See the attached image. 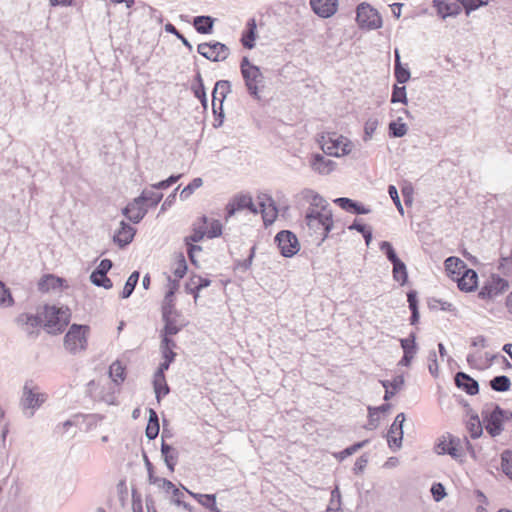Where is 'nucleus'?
Returning a JSON list of instances; mask_svg holds the SVG:
<instances>
[{
	"label": "nucleus",
	"mask_w": 512,
	"mask_h": 512,
	"mask_svg": "<svg viewBox=\"0 0 512 512\" xmlns=\"http://www.w3.org/2000/svg\"><path fill=\"white\" fill-rule=\"evenodd\" d=\"M71 313L67 307L55 305L44 307V326L50 334H58L70 321Z\"/></svg>",
	"instance_id": "f257e3e1"
},
{
	"label": "nucleus",
	"mask_w": 512,
	"mask_h": 512,
	"mask_svg": "<svg viewBox=\"0 0 512 512\" xmlns=\"http://www.w3.org/2000/svg\"><path fill=\"white\" fill-rule=\"evenodd\" d=\"M482 418L486 431L492 437H496L503 431V424L512 419V411L496 405L491 409H484Z\"/></svg>",
	"instance_id": "f03ea898"
},
{
	"label": "nucleus",
	"mask_w": 512,
	"mask_h": 512,
	"mask_svg": "<svg viewBox=\"0 0 512 512\" xmlns=\"http://www.w3.org/2000/svg\"><path fill=\"white\" fill-rule=\"evenodd\" d=\"M47 400V394L40 391V388L33 383L27 381L23 387L21 405L24 413L28 417H32L37 409Z\"/></svg>",
	"instance_id": "7ed1b4c3"
},
{
	"label": "nucleus",
	"mask_w": 512,
	"mask_h": 512,
	"mask_svg": "<svg viewBox=\"0 0 512 512\" xmlns=\"http://www.w3.org/2000/svg\"><path fill=\"white\" fill-rule=\"evenodd\" d=\"M89 327L86 325L73 324L69 328L64 338L65 348L72 354H76L87 346L86 333Z\"/></svg>",
	"instance_id": "20e7f679"
},
{
	"label": "nucleus",
	"mask_w": 512,
	"mask_h": 512,
	"mask_svg": "<svg viewBox=\"0 0 512 512\" xmlns=\"http://www.w3.org/2000/svg\"><path fill=\"white\" fill-rule=\"evenodd\" d=\"M305 221L311 234H314L318 240V244L325 241L333 228L332 214H324L319 218L311 216V214L305 215Z\"/></svg>",
	"instance_id": "39448f33"
},
{
	"label": "nucleus",
	"mask_w": 512,
	"mask_h": 512,
	"mask_svg": "<svg viewBox=\"0 0 512 512\" xmlns=\"http://www.w3.org/2000/svg\"><path fill=\"white\" fill-rule=\"evenodd\" d=\"M321 148L329 156L341 157L351 152L352 143L346 137L340 135L329 136L327 139L322 137Z\"/></svg>",
	"instance_id": "423d86ee"
},
{
	"label": "nucleus",
	"mask_w": 512,
	"mask_h": 512,
	"mask_svg": "<svg viewBox=\"0 0 512 512\" xmlns=\"http://www.w3.org/2000/svg\"><path fill=\"white\" fill-rule=\"evenodd\" d=\"M197 51L204 58L212 62L225 61L230 55L228 46L218 41L200 43Z\"/></svg>",
	"instance_id": "0eeeda50"
},
{
	"label": "nucleus",
	"mask_w": 512,
	"mask_h": 512,
	"mask_svg": "<svg viewBox=\"0 0 512 512\" xmlns=\"http://www.w3.org/2000/svg\"><path fill=\"white\" fill-rule=\"evenodd\" d=\"M509 287L508 281L499 275L492 274L480 289L478 296L484 300H493L502 295Z\"/></svg>",
	"instance_id": "6e6552de"
},
{
	"label": "nucleus",
	"mask_w": 512,
	"mask_h": 512,
	"mask_svg": "<svg viewBox=\"0 0 512 512\" xmlns=\"http://www.w3.org/2000/svg\"><path fill=\"white\" fill-rule=\"evenodd\" d=\"M356 20L361 28L369 30L378 29L382 26V19L378 11L365 3L358 6Z\"/></svg>",
	"instance_id": "1a4fd4ad"
},
{
	"label": "nucleus",
	"mask_w": 512,
	"mask_h": 512,
	"mask_svg": "<svg viewBox=\"0 0 512 512\" xmlns=\"http://www.w3.org/2000/svg\"><path fill=\"white\" fill-rule=\"evenodd\" d=\"M275 242L284 257L294 256L300 249L298 238L289 230H282L275 236Z\"/></svg>",
	"instance_id": "9d476101"
},
{
	"label": "nucleus",
	"mask_w": 512,
	"mask_h": 512,
	"mask_svg": "<svg viewBox=\"0 0 512 512\" xmlns=\"http://www.w3.org/2000/svg\"><path fill=\"white\" fill-rule=\"evenodd\" d=\"M245 86L247 88L248 93L255 99L259 100V87L263 86L264 76L258 66L255 68H250V70L244 69V72L241 73Z\"/></svg>",
	"instance_id": "9b49d317"
},
{
	"label": "nucleus",
	"mask_w": 512,
	"mask_h": 512,
	"mask_svg": "<svg viewBox=\"0 0 512 512\" xmlns=\"http://www.w3.org/2000/svg\"><path fill=\"white\" fill-rule=\"evenodd\" d=\"M405 422V414L399 413L394 419L387 433V442L391 450L397 451L402 446L403 440V423Z\"/></svg>",
	"instance_id": "f8f14e48"
},
{
	"label": "nucleus",
	"mask_w": 512,
	"mask_h": 512,
	"mask_svg": "<svg viewBox=\"0 0 512 512\" xmlns=\"http://www.w3.org/2000/svg\"><path fill=\"white\" fill-rule=\"evenodd\" d=\"M460 439L451 436H442L435 445V452L439 455L448 454L454 459H459L462 456L460 449Z\"/></svg>",
	"instance_id": "ddd939ff"
},
{
	"label": "nucleus",
	"mask_w": 512,
	"mask_h": 512,
	"mask_svg": "<svg viewBox=\"0 0 512 512\" xmlns=\"http://www.w3.org/2000/svg\"><path fill=\"white\" fill-rule=\"evenodd\" d=\"M230 92L231 84L228 80H219L216 82L212 91V108L215 114L219 110L220 115L223 116V102Z\"/></svg>",
	"instance_id": "4468645a"
},
{
	"label": "nucleus",
	"mask_w": 512,
	"mask_h": 512,
	"mask_svg": "<svg viewBox=\"0 0 512 512\" xmlns=\"http://www.w3.org/2000/svg\"><path fill=\"white\" fill-rule=\"evenodd\" d=\"M248 209L252 213H257L252 197L250 195L239 194L236 195L232 201L226 206L227 217L233 216L237 211Z\"/></svg>",
	"instance_id": "2eb2a0df"
},
{
	"label": "nucleus",
	"mask_w": 512,
	"mask_h": 512,
	"mask_svg": "<svg viewBox=\"0 0 512 512\" xmlns=\"http://www.w3.org/2000/svg\"><path fill=\"white\" fill-rule=\"evenodd\" d=\"M310 6L319 17L329 18L336 13L338 0H310Z\"/></svg>",
	"instance_id": "dca6fc26"
},
{
	"label": "nucleus",
	"mask_w": 512,
	"mask_h": 512,
	"mask_svg": "<svg viewBox=\"0 0 512 512\" xmlns=\"http://www.w3.org/2000/svg\"><path fill=\"white\" fill-rule=\"evenodd\" d=\"M122 212L131 222L139 223L146 215L147 207L136 197Z\"/></svg>",
	"instance_id": "f3484780"
},
{
	"label": "nucleus",
	"mask_w": 512,
	"mask_h": 512,
	"mask_svg": "<svg viewBox=\"0 0 512 512\" xmlns=\"http://www.w3.org/2000/svg\"><path fill=\"white\" fill-rule=\"evenodd\" d=\"M455 385L469 395H476L479 392L478 382L464 372L456 373Z\"/></svg>",
	"instance_id": "a211bd4d"
},
{
	"label": "nucleus",
	"mask_w": 512,
	"mask_h": 512,
	"mask_svg": "<svg viewBox=\"0 0 512 512\" xmlns=\"http://www.w3.org/2000/svg\"><path fill=\"white\" fill-rule=\"evenodd\" d=\"M310 166L315 172L327 175L335 169L336 163L317 153L311 156Z\"/></svg>",
	"instance_id": "6ab92c4d"
},
{
	"label": "nucleus",
	"mask_w": 512,
	"mask_h": 512,
	"mask_svg": "<svg viewBox=\"0 0 512 512\" xmlns=\"http://www.w3.org/2000/svg\"><path fill=\"white\" fill-rule=\"evenodd\" d=\"M458 287L462 291H472L477 287L478 275L473 269L466 268L462 271L461 275L455 277Z\"/></svg>",
	"instance_id": "aec40b11"
},
{
	"label": "nucleus",
	"mask_w": 512,
	"mask_h": 512,
	"mask_svg": "<svg viewBox=\"0 0 512 512\" xmlns=\"http://www.w3.org/2000/svg\"><path fill=\"white\" fill-rule=\"evenodd\" d=\"M433 7L443 19L456 17L461 12V7L457 3H447L443 0H433Z\"/></svg>",
	"instance_id": "412c9836"
},
{
	"label": "nucleus",
	"mask_w": 512,
	"mask_h": 512,
	"mask_svg": "<svg viewBox=\"0 0 512 512\" xmlns=\"http://www.w3.org/2000/svg\"><path fill=\"white\" fill-rule=\"evenodd\" d=\"M136 231L135 229L124 221L120 223V229L114 235V242L120 247H124L132 242Z\"/></svg>",
	"instance_id": "4be33fe9"
},
{
	"label": "nucleus",
	"mask_w": 512,
	"mask_h": 512,
	"mask_svg": "<svg viewBox=\"0 0 512 512\" xmlns=\"http://www.w3.org/2000/svg\"><path fill=\"white\" fill-rule=\"evenodd\" d=\"M211 280L208 278H203L199 275H193L190 277L189 281L185 285V290L189 294L194 295L195 301L197 300L199 296V292L210 286Z\"/></svg>",
	"instance_id": "5701e85b"
},
{
	"label": "nucleus",
	"mask_w": 512,
	"mask_h": 512,
	"mask_svg": "<svg viewBox=\"0 0 512 512\" xmlns=\"http://www.w3.org/2000/svg\"><path fill=\"white\" fill-rule=\"evenodd\" d=\"M334 203H336L339 207H341L343 210L356 213V214H368L370 212V209L363 206L362 204L346 197H340L336 198L334 200Z\"/></svg>",
	"instance_id": "b1692460"
},
{
	"label": "nucleus",
	"mask_w": 512,
	"mask_h": 512,
	"mask_svg": "<svg viewBox=\"0 0 512 512\" xmlns=\"http://www.w3.org/2000/svg\"><path fill=\"white\" fill-rule=\"evenodd\" d=\"M207 221V217L202 216L200 221L193 225L192 233L185 237L184 242L198 243L202 241L207 236Z\"/></svg>",
	"instance_id": "393cba45"
},
{
	"label": "nucleus",
	"mask_w": 512,
	"mask_h": 512,
	"mask_svg": "<svg viewBox=\"0 0 512 512\" xmlns=\"http://www.w3.org/2000/svg\"><path fill=\"white\" fill-rule=\"evenodd\" d=\"M16 321L28 334H32L33 329L40 326L43 320L38 315L22 313L17 317Z\"/></svg>",
	"instance_id": "a878e982"
},
{
	"label": "nucleus",
	"mask_w": 512,
	"mask_h": 512,
	"mask_svg": "<svg viewBox=\"0 0 512 512\" xmlns=\"http://www.w3.org/2000/svg\"><path fill=\"white\" fill-rule=\"evenodd\" d=\"M161 454L167 468L170 472H174L178 461V451L163 440L161 444Z\"/></svg>",
	"instance_id": "bb28decb"
},
{
	"label": "nucleus",
	"mask_w": 512,
	"mask_h": 512,
	"mask_svg": "<svg viewBox=\"0 0 512 512\" xmlns=\"http://www.w3.org/2000/svg\"><path fill=\"white\" fill-rule=\"evenodd\" d=\"M257 25L255 19L248 20L246 28L242 33L241 43L247 49H252L255 46Z\"/></svg>",
	"instance_id": "cd10ccee"
},
{
	"label": "nucleus",
	"mask_w": 512,
	"mask_h": 512,
	"mask_svg": "<svg viewBox=\"0 0 512 512\" xmlns=\"http://www.w3.org/2000/svg\"><path fill=\"white\" fill-rule=\"evenodd\" d=\"M404 382L403 375L396 376L392 381L382 380L381 384L385 388L384 400H390L404 386Z\"/></svg>",
	"instance_id": "c85d7f7f"
},
{
	"label": "nucleus",
	"mask_w": 512,
	"mask_h": 512,
	"mask_svg": "<svg viewBox=\"0 0 512 512\" xmlns=\"http://www.w3.org/2000/svg\"><path fill=\"white\" fill-rule=\"evenodd\" d=\"M261 212L265 225L272 224L278 215V209L272 198L267 199L266 202H261Z\"/></svg>",
	"instance_id": "c756f323"
},
{
	"label": "nucleus",
	"mask_w": 512,
	"mask_h": 512,
	"mask_svg": "<svg viewBox=\"0 0 512 512\" xmlns=\"http://www.w3.org/2000/svg\"><path fill=\"white\" fill-rule=\"evenodd\" d=\"M445 269L449 275H451L454 280L455 277L461 275L462 271L467 268L466 264L457 257H448L445 262Z\"/></svg>",
	"instance_id": "7c9ffc66"
},
{
	"label": "nucleus",
	"mask_w": 512,
	"mask_h": 512,
	"mask_svg": "<svg viewBox=\"0 0 512 512\" xmlns=\"http://www.w3.org/2000/svg\"><path fill=\"white\" fill-rule=\"evenodd\" d=\"M193 26L200 34H210L214 26V18L211 16H196L193 19Z\"/></svg>",
	"instance_id": "2f4dec72"
},
{
	"label": "nucleus",
	"mask_w": 512,
	"mask_h": 512,
	"mask_svg": "<svg viewBox=\"0 0 512 512\" xmlns=\"http://www.w3.org/2000/svg\"><path fill=\"white\" fill-rule=\"evenodd\" d=\"M159 419L154 409H149V419L145 430L146 437L149 440L155 439L159 434Z\"/></svg>",
	"instance_id": "473e14b6"
},
{
	"label": "nucleus",
	"mask_w": 512,
	"mask_h": 512,
	"mask_svg": "<svg viewBox=\"0 0 512 512\" xmlns=\"http://www.w3.org/2000/svg\"><path fill=\"white\" fill-rule=\"evenodd\" d=\"M146 207L156 206L163 198V194L155 192L154 189H144L142 193L137 197Z\"/></svg>",
	"instance_id": "72a5a7b5"
},
{
	"label": "nucleus",
	"mask_w": 512,
	"mask_h": 512,
	"mask_svg": "<svg viewBox=\"0 0 512 512\" xmlns=\"http://www.w3.org/2000/svg\"><path fill=\"white\" fill-rule=\"evenodd\" d=\"M399 341L400 346L403 350V355L415 357L418 350L416 344V334L414 332H411L407 338H402Z\"/></svg>",
	"instance_id": "f704fd0d"
},
{
	"label": "nucleus",
	"mask_w": 512,
	"mask_h": 512,
	"mask_svg": "<svg viewBox=\"0 0 512 512\" xmlns=\"http://www.w3.org/2000/svg\"><path fill=\"white\" fill-rule=\"evenodd\" d=\"M195 81L196 84L192 86V91L194 93V96L200 100L202 106L204 108H207V96L205 92V87L203 83V79L201 76V73L198 71L195 75Z\"/></svg>",
	"instance_id": "c9c22d12"
},
{
	"label": "nucleus",
	"mask_w": 512,
	"mask_h": 512,
	"mask_svg": "<svg viewBox=\"0 0 512 512\" xmlns=\"http://www.w3.org/2000/svg\"><path fill=\"white\" fill-rule=\"evenodd\" d=\"M394 74L400 84H404L410 79V71L402 66L398 50H395Z\"/></svg>",
	"instance_id": "e433bc0d"
},
{
	"label": "nucleus",
	"mask_w": 512,
	"mask_h": 512,
	"mask_svg": "<svg viewBox=\"0 0 512 512\" xmlns=\"http://www.w3.org/2000/svg\"><path fill=\"white\" fill-rule=\"evenodd\" d=\"M392 265V273L394 280L399 282L401 285H404L408 280L407 268L405 263L399 260Z\"/></svg>",
	"instance_id": "4c0bfd02"
},
{
	"label": "nucleus",
	"mask_w": 512,
	"mask_h": 512,
	"mask_svg": "<svg viewBox=\"0 0 512 512\" xmlns=\"http://www.w3.org/2000/svg\"><path fill=\"white\" fill-rule=\"evenodd\" d=\"M490 387L497 392H506L511 387L510 378L506 375L495 376L490 381Z\"/></svg>",
	"instance_id": "58836bf2"
},
{
	"label": "nucleus",
	"mask_w": 512,
	"mask_h": 512,
	"mask_svg": "<svg viewBox=\"0 0 512 512\" xmlns=\"http://www.w3.org/2000/svg\"><path fill=\"white\" fill-rule=\"evenodd\" d=\"M109 376L113 382L119 384L125 379V369L120 362H113L109 368Z\"/></svg>",
	"instance_id": "ea45409f"
},
{
	"label": "nucleus",
	"mask_w": 512,
	"mask_h": 512,
	"mask_svg": "<svg viewBox=\"0 0 512 512\" xmlns=\"http://www.w3.org/2000/svg\"><path fill=\"white\" fill-rule=\"evenodd\" d=\"M139 272L138 271H134L132 272V274L128 277L125 285H124V288H123V291L121 293V297L123 299H126L128 297L131 296V294L133 293L137 283H138V280H139Z\"/></svg>",
	"instance_id": "a19ab883"
},
{
	"label": "nucleus",
	"mask_w": 512,
	"mask_h": 512,
	"mask_svg": "<svg viewBox=\"0 0 512 512\" xmlns=\"http://www.w3.org/2000/svg\"><path fill=\"white\" fill-rule=\"evenodd\" d=\"M153 386L158 401H160L162 395L169 393V387L166 383L165 376L160 378V375L154 374Z\"/></svg>",
	"instance_id": "79ce46f5"
},
{
	"label": "nucleus",
	"mask_w": 512,
	"mask_h": 512,
	"mask_svg": "<svg viewBox=\"0 0 512 512\" xmlns=\"http://www.w3.org/2000/svg\"><path fill=\"white\" fill-rule=\"evenodd\" d=\"M408 127L405 123L401 122V118L397 121L389 123V135L391 137L400 138L406 135Z\"/></svg>",
	"instance_id": "37998d69"
},
{
	"label": "nucleus",
	"mask_w": 512,
	"mask_h": 512,
	"mask_svg": "<svg viewBox=\"0 0 512 512\" xmlns=\"http://www.w3.org/2000/svg\"><path fill=\"white\" fill-rule=\"evenodd\" d=\"M457 2L463 6L467 16L478 8L489 4L488 0H457Z\"/></svg>",
	"instance_id": "c03bdc74"
},
{
	"label": "nucleus",
	"mask_w": 512,
	"mask_h": 512,
	"mask_svg": "<svg viewBox=\"0 0 512 512\" xmlns=\"http://www.w3.org/2000/svg\"><path fill=\"white\" fill-rule=\"evenodd\" d=\"M203 185V180L200 177L194 178L180 193V199L182 201L187 200L196 189Z\"/></svg>",
	"instance_id": "a18cd8bd"
},
{
	"label": "nucleus",
	"mask_w": 512,
	"mask_h": 512,
	"mask_svg": "<svg viewBox=\"0 0 512 512\" xmlns=\"http://www.w3.org/2000/svg\"><path fill=\"white\" fill-rule=\"evenodd\" d=\"M90 281L97 287H103L105 289L112 288V281L107 277L106 274H97V272H92L90 275Z\"/></svg>",
	"instance_id": "49530a36"
},
{
	"label": "nucleus",
	"mask_w": 512,
	"mask_h": 512,
	"mask_svg": "<svg viewBox=\"0 0 512 512\" xmlns=\"http://www.w3.org/2000/svg\"><path fill=\"white\" fill-rule=\"evenodd\" d=\"M407 93L405 86H393L391 102L407 104Z\"/></svg>",
	"instance_id": "de8ad7c7"
},
{
	"label": "nucleus",
	"mask_w": 512,
	"mask_h": 512,
	"mask_svg": "<svg viewBox=\"0 0 512 512\" xmlns=\"http://www.w3.org/2000/svg\"><path fill=\"white\" fill-rule=\"evenodd\" d=\"M178 316H173L168 319H163L165 326L163 329V333L168 335H176L182 328V325H179L177 322Z\"/></svg>",
	"instance_id": "09e8293b"
},
{
	"label": "nucleus",
	"mask_w": 512,
	"mask_h": 512,
	"mask_svg": "<svg viewBox=\"0 0 512 512\" xmlns=\"http://www.w3.org/2000/svg\"><path fill=\"white\" fill-rule=\"evenodd\" d=\"M14 304L10 290L0 281V307H10Z\"/></svg>",
	"instance_id": "8fccbe9b"
},
{
	"label": "nucleus",
	"mask_w": 512,
	"mask_h": 512,
	"mask_svg": "<svg viewBox=\"0 0 512 512\" xmlns=\"http://www.w3.org/2000/svg\"><path fill=\"white\" fill-rule=\"evenodd\" d=\"M501 459L503 472L512 480V451H504Z\"/></svg>",
	"instance_id": "3c124183"
},
{
	"label": "nucleus",
	"mask_w": 512,
	"mask_h": 512,
	"mask_svg": "<svg viewBox=\"0 0 512 512\" xmlns=\"http://www.w3.org/2000/svg\"><path fill=\"white\" fill-rule=\"evenodd\" d=\"M380 250L382 252L385 253L387 259L392 263L394 264L395 262L399 261L400 259L398 258L392 244L388 241H382L380 243Z\"/></svg>",
	"instance_id": "603ef678"
},
{
	"label": "nucleus",
	"mask_w": 512,
	"mask_h": 512,
	"mask_svg": "<svg viewBox=\"0 0 512 512\" xmlns=\"http://www.w3.org/2000/svg\"><path fill=\"white\" fill-rule=\"evenodd\" d=\"M186 272H187V263H186L184 255L181 253L177 256V260L175 263V268L173 270V273L178 279H181L184 277Z\"/></svg>",
	"instance_id": "864d4df0"
},
{
	"label": "nucleus",
	"mask_w": 512,
	"mask_h": 512,
	"mask_svg": "<svg viewBox=\"0 0 512 512\" xmlns=\"http://www.w3.org/2000/svg\"><path fill=\"white\" fill-rule=\"evenodd\" d=\"M378 119L377 118H369L364 125V141H368L372 138L374 132L378 127Z\"/></svg>",
	"instance_id": "5fc2aeb1"
},
{
	"label": "nucleus",
	"mask_w": 512,
	"mask_h": 512,
	"mask_svg": "<svg viewBox=\"0 0 512 512\" xmlns=\"http://www.w3.org/2000/svg\"><path fill=\"white\" fill-rule=\"evenodd\" d=\"M150 484L156 485L157 487L162 488L167 492L170 490L173 492L174 488H176L170 480L152 475H150Z\"/></svg>",
	"instance_id": "6e6d98bb"
},
{
	"label": "nucleus",
	"mask_w": 512,
	"mask_h": 512,
	"mask_svg": "<svg viewBox=\"0 0 512 512\" xmlns=\"http://www.w3.org/2000/svg\"><path fill=\"white\" fill-rule=\"evenodd\" d=\"M165 30L168 33H171V34L175 35L176 38H178L183 43V45L188 48L189 51L193 50L192 44L188 41V39L183 34H181L176 29V27L173 24H171V23L166 24L165 25Z\"/></svg>",
	"instance_id": "4d7b16f0"
},
{
	"label": "nucleus",
	"mask_w": 512,
	"mask_h": 512,
	"mask_svg": "<svg viewBox=\"0 0 512 512\" xmlns=\"http://www.w3.org/2000/svg\"><path fill=\"white\" fill-rule=\"evenodd\" d=\"M368 443V440H364V441H361V442H358V443H355L347 448H345L344 450H342L341 452H339L338 454V457L340 460H343L345 459L346 457L354 454L355 452H357L359 449L363 448L366 444Z\"/></svg>",
	"instance_id": "13d9d810"
},
{
	"label": "nucleus",
	"mask_w": 512,
	"mask_h": 512,
	"mask_svg": "<svg viewBox=\"0 0 512 512\" xmlns=\"http://www.w3.org/2000/svg\"><path fill=\"white\" fill-rule=\"evenodd\" d=\"M222 234V224L218 220H212L207 224V237L212 239L219 237Z\"/></svg>",
	"instance_id": "bf43d9fd"
},
{
	"label": "nucleus",
	"mask_w": 512,
	"mask_h": 512,
	"mask_svg": "<svg viewBox=\"0 0 512 512\" xmlns=\"http://www.w3.org/2000/svg\"><path fill=\"white\" fill-rule=\"evenodd\" d=\"M388 194L389 196L391 197L393 203L395 204L398 212L400 213V215H404V208L402 206V203L400 201V198H399V194H398V190L397 188L394 186V185H389L388 186Z\"/></svg>",
	"instance_id": "052dcab7"
},
{
	"label": "nucleus",
	"mask_w": 512,
	"mask_h": 512,
	"mask_svg": "<svg viewBox=\"0 0 512 512\" xmlns=\"http://www.w3.org/2000/svg\"><path fill=\"white\" fill-rule=\"evenodd\" d=\"M340 511V493L338 488L332 491V498L326 512H339Z\"/></svg>",
	"instance_id": "680f3d73"
},
{
	"label": "nucleus",
	"mask_w": 512,
	"mask_h": 512,
	"mask_svg": "<svg viewBox=\"0 0 512 512\" xmlns=\"http://www.w3.org/2000/svg\"><path fill=\"white\" fill-rule=\"evenodd\" d=\"M208 499L201 500L199 504L209 509L211 512H221L216 504V496L214 494H206Z\"/></svg>",
	"instance_id": "e2e57ef3"
},
{
	"label": "nucleus",
	"mask_w": 512,
	"mask_h": 512,
	"mask_svg": "<svg viewBox=\"0 0 512 512\" xmlns=\"http://www.w3.org/2000/svg\"><path fill=\"white\" fill-rule=\"evenodd\" d=\"M499 269L505 274L512 271V251L507 256L501 255Z\"/></svg>",
	"instance_id": "0e129e2a"
},
{
	"label": "nucleus",
	"mask_w": 512,
	"mask_h": 512,
	"mask_svg": "<svg viewBox=\"0 0 512 512\" xmlns=\"http://www.w3.org/2000/svg\"><path fill=\"white\" fill-rule=\"evenodd\" d=\"M431 493L435 501H441L445 495V487L441 483H434L431 487Z\"/></svg>",
	"instance_id": "69168bd1"
},
{
	"label": "nucleus",
	"mask_w": 512,
	"mask_h": 512,
	"mask_svg": "<svg viewBox=\"0 0 512 512\" xmlns=\"http://www.w3.org/2000/svg\"><path fill=\"white\" fill-rule=\"evenodd\" d=\"M173 316H178V312L174 308V304H171L170 302H163L162 305V318L168 319Z\"/></svg>",
	"instance_id": "338daca9"
},
{
	"label": "nucleus",
	"mask_w": 512,
	"mask_h": 512,
	"mask_svg": "<svg viewBox=\"0 0 512 512\" xmlns=\"http://www.w3.org/2000/svg\"><path fill=\"white\" fill-rule=\"evenodd\" d=\"M185 244L187 246V253H188V257H189L190 261L196 265L197 261H196L195 255L197 252L202 251V247L195 245L193 242H185Z\"/></svg>",
	"instance_id": "774afa93"
}]
</instances>
